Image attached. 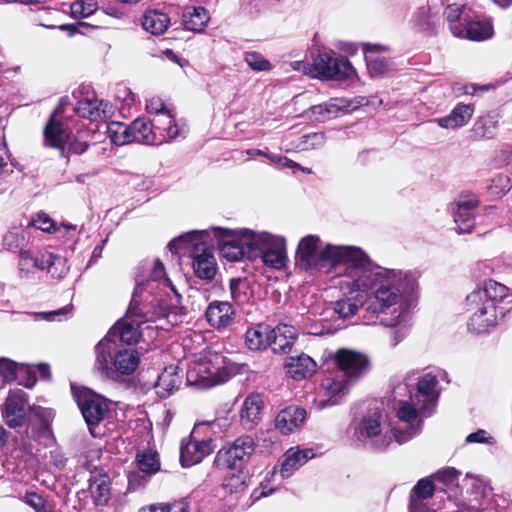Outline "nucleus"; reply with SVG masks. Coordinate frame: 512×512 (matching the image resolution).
<instances>
[{
  "label": "nucleus",
  "instance_id": "nucleus-54",
  "mask_svg": "<svg viewBox=\"0 0 512 512\" xmlns=\"http://www.w3.org/2000/svg\"><path fill=\"white\" fill-rule=\"evenodd\" d=\"M72 311V306H64L62 308L47 311V312H35L32 313L36 320H45V321H61L63 318H66Z\"/></svg>",
  "mask_w": 512,
  "mask_h": 512
},
{
  "label": "nucleus",
  "instance_id": "nucleus-40",
  "mask_svg": "<svg viewBox=\"0 0 512 512\" xmlns=\"http://www.w3.org/2000/svg\"><path fill=\"white\" fill-rule=\"evenodd\" d=\"M209 19V13L203 7H188L183 12V24L187 30L193 32H202Z\"/></svg>",
  "mask_w": 512,
  "mask_h": 512
},
{
  "label": "nucleus",
  "instance_id": "nucleus-16",
  "mask_svg": "<svg viewBox=\"0 0 512 512\" xmlns=\"http://www.w3.org/2000/svg\"><path fill=\"white\" fill-rule=\"evenodd\" d=\"M437 384L438 375L431 372L424 374L418 381L417 393L414 398L418 405L421 404L424 415H431L436 406L439 397Z\"/></svg>",
  "mask_w": 512,
  "mask_h": 512
},
{
  "label": "nucleus",
  "instance_id": "nucleus-42",
  "mask_svg": "<svg viewBox=\"0 0 512 512\" xmlns=\"http://www.w3.org/2000/svg\"><path fill=\"white\" fill-rule=\"evenodd\" d=\"M170 23L169 17L162 12L148 11L142 18L143 28L153 35L163 34Z\"/></svg>",
  "mask_w": 512,
  "mask_h": 512
},
{
  "label": "nucleus",
  "instance_id": "nucleus-12",
  "mask_svg": "<svg viewBox=\"0 0 512 512\" xmlns=\"http://www.w3.org/2000/svg\"><path fill=\"white\" fill-rule=\"evenodd\" d=\"M334 361L343 376L354 381L362 377L369 370L368 357L358 351L342 348L334 355Z\"/></svg>",
  "mask_w": 512,
  "mask_h": 512
},
{
  "label": "nucleus",
  "instance_id": "nucleus-7",
  "mask_svg": "<svg viewBox=\"0 0 512 512\" xmlns=\"http://www.w3.org/2000/svg\"><path fill=\"white\" fill-rule=\"evenodd\" d=\"M73 394L90 433L93 437H98L101 433L96 431V427L109 413L106 400L88 389H73Z\"/></svg>",
  "mask_w": 512,
  "mask_h": 512
},
{
  "label": "nucleus",
  "instance_id": "nucleus-27",
  "mask_svg": "<svg viewBox=\"0 0 512 512\" xmlns=\"http://www.w3.org/2000/svg\"><path fill=\"white\" fill-rule=\"evenodd\" d=\"M306 419V410L301 407L289 406L281 410L275 418V428L288 435L301 427Z\"/></svg>",
  "mask_w": 512,
  "mask_h": 512
},
{
  "label": "nucleus",
  "instance_id": "nucleus-59",
  "mask_svg": "<svg viewBox=\"0 0 512 512\" xmlns=\"http://www.w3.org/2000/svg\"><path fill=\"white\" fill-rule=\"evenodd\" d=\"M208 234H209V230L192 231L191 233H189V234H187L185 236H180L179 238L174 239L171 242H169L168 248L171 251L177 252L181 248V245L184 242H186V241H188V240H190L191 238H194V237L203 238L204 236H206Z\"/></svg>",
  "mask_w": 512,
  "mask_h": 512
},
{
  "label": "nucleus",
  "instance_id": "nucleus-48",
  "mask_svg": "<svg viewBox=\"0 0 512 512\" xmlns=\"http://www.w3.org/2000/svg\"><path fill=\"white\" fill-rule=\"evenodd\" d=\"M28 238L26 232L21 227H13L10 229L3 239L4 246L10 251L23 250Z\"/></svg>",
  "mask_w": 512,
  "mask_h": 512
},
{
  "label": "nucleus",
  "instance_id": "nucleus-50",
  "mask_svg": "<svg viewBox=\"0 0 512 512\" xmlns=\"http://www.w3.org/2000/svg\"><path fill=\"white\" fill-rule=\"evenodd\" d=\"M326 142V136L322 132H314L302 136L299 139L297 148L302 151L312 150L322 147Z\"/></svg>",
  "mask_w": 512,
  "mask_h": 512
},
{
  "label": "nucleus",
  "instance_id": "nucleus-13",
  "mask_svg": "<svg viewBox=\"0 0 512 512\" xmlns=\"http://www.w3.org/2000/svg\"><path fill=\"white\" fill-rule=\"evenodd\" d=\"M478 197L471 192L461 193L453 202L454 222L459 233H470L475 224Z\"/></svg>",
  "mask_w": 512,
  "mask_h": 512
},
{
  "label": "nucleus",
  "instance_id": "nucleus-33",
  "mask_svg": "<svg viewBox=\"0 0 512 512\" xmlns=\"http://www.w3.org/2000/svg\"><path fill=\"white\" fill-rule=\"evenodd\" d=\"M182 383V375L180 369L176 365H169L165 367L162 373L158 376L156 383V392L161 398L169 397L175 390H177Z\"/></svg>",
  "mask_w": 512,
  "mask_h": 512
},
{
  "label": "nucleus",
  "instance_id": "nucleus-52",
  "mask_svg": "<svg viewBox=\"0 0 512 512\" xmlns=\"http://www.w3.org/2000/svg\"><path fill=\"white\" fill-rule=\"evenodd\" d=\"M244 59L247 65L255 71H269L272 69L271 63L258 52H248Z\"/></svg>",
  "mask_w": 512,
  "mask_h": 512
},
{
  "label": "nucleus",
  "instance_id": "nucleus-57",
  "mask_svg": "<svg viewBox=\"0 0 512 512\" xmlns=\"http://www.w3.org/2000/svg\"><path fill=\"white\" fill-rule=\"evenodd\" d=\"M278 441L277 433L274 429L261 430L256 434V445L263 449L271 448Z\"/></svg>",
  "mask_w": 512,
  "mask_h": 512
},
{
  "label": "nucleus",
  "instance_id": "nucleus-14",
  "mask_svg": "<svg viewBox=\"0 0 512 512\" xmlns=\"http://www.w3.org/2000/svg\"><path fill=\"white\" fill-rule=\"evenodd\" d=\"M211 231L223 241V255L231 261H239L244 256L249 258L248 246L242 243L244 232H250V229H223L212 227Z\"/></svg>",
  "mask_w": 512,
  "mask_h": 512
},
{
  "label": "nucleus",
  "instance_id": "nucleus-56",
  "mask_svg": "<svg viewBox=\"0 0 512 512\" xmlns=\"http://www.w3.org/2000/svg\"><path fill=\"white\" fill-rule=\"evenodd\" d=\"M18 363L8 358H0V378L2 384L15 380Z\"/></svg>",
  "mask_w": 512,
  "mask_h": 512
},
{
  "label": "nucleus",
  "instance_id": "nucleus-49",
  "mask_svg": "<svg viewBox=\"0 0 512 512\" xmlns=\"http://www.w3.org/2000/svg\"><path fill=\"white\" fill-rule=\"evenodd\" d=\"M98 10L94 0H76L70 5V15L74 19L87 18Z\"/></svg>",
  "mask_w": 512,
  "mask_h": 512
},
{
  "label": "nucleus",
  "instance_id": "nucleus-8",
  "mask_svg": "<svg viewBox=\"0 0 512 512\" xmlns=\"http://www.w3.org/2000/svg\"><path fill=\"white\" fill-rule=\"evenodd\" d=\"M396 416L400 422L407 425V428L402 430L401 428L394 429L395 441L399 444L405 443L416 436L421 430L422 417H428L424 415L421 410V404H417V401H400L397 406Z\"/></svg>",
  "mask_w": 512,
  "mask_h": 512
},
{
  "label": "nucleus",
  "instance_id": "nucleus-10",
  "mask_svg": "<svg viewBox=\"0 0 512 512\" xmlns=\"http://www.w3.org/2000/svg\"><path fill=\"white\" fill-rule=\"evenodd\" d=\"M30 410L36 415L40 412L28 405V395L22 389L11 390L5 400L2 409V418L10 428H17L24 424L27 411Z\"/></svg>",
  "mask_w": 512,
  "mask_h": 512
},
{
  "label": "nucleus",
  "instance_id": "nucleus-61",
  "mask_svg": "<svg viewBox=\"0 0 512 512\" xmlns=\"http://www.w3.org/2000/svg\"><path fill=\"white\" fill-rule=\"evenodd\" d=\"M493 189L494 193H505L510 190V180L506 175L498 174L491 180V185L489 187Z\"/></svg>",
  "mask_w": 512,
  "mask_h": 512
},
{
  "label": "nucleus",
  "instance_id": "nucleus-64",
  "mask_svg": "<svg viewBox=\"0 0 512 512\" xmlns=\"http://www.w3.org/2000/svg\"><path fill=\"white\" fill-rule=\"evenodd\" d=\"M30 225L44 232H51L54 229L52 219L44 213L38 214Z\"/></svg>",
  "mask_w": 512,
  "mask_h": 512
},
{
  "label": "nucleus",
  "instance_id": "nucleus-55",
  "mask_svg": "<svg viewBox=\"0 0 512 512\" xmlns=\"http://www.w3.org/2000/svg\"><path fill=\"white\" fill-rule=\"evenodd\" d=\"M45 269L53 278H62L67 273L65 260L60 256L53 255L52 253L51 260L47 262Z\"/></svg>",
  "mask_w": 512,
  "mask_h": 512
},
{
  "label": "nucleus",
  "instance_id": "nucleus-29",
  "mask_svg": "<svg viewBox=\"0 0 512 512\" xmlns=\"http://www.w3.org/2000/svg\"><path fill=\"white\" fill-rule=\"evenodd\" d=\"M348 379L327 377L322 382L324 397L317 401L319 409L338 404L348 391Z\"/></svg>",
  "mask_w": 512,
  "mask_h": 512
},
{
  "label": "nucleus",
  "instance_id": "nucleus-44",
  "mask_svg": "<svg viewBox=\"0 0 512 512\" xmlns=\"http://www.w3.org/2000/svg\"><path fill=\"white\" fill-rule=\"evenodd\" d=\"M499 116L496 113H489L480 117L473 125L474 135L478 138H493L498 129Z\"/></svg>",
  "mask_w": 512,
  "mask_h": 512
},
{
  "label": "nucleus",
  "instance_id": "nucleus-41",
  "mask_svg": "<svg viewBox=\"0 0 512 512\" xmlns=\"http://www.w3.org/2000/svg\"><path fill=\"white\" fill-rule=\"evenodd\" d=\"M142 124L132 122L130 125L112 122L108 125L107 132L111 141L116 145H125L134 142L132 130H137Z\"/></svg>",
  "mask_w": 512,
  "mask_h": 512
},
{
  "label": "nucleus",
  "instance_id": "nucleus-22",
  "mask_svg": "<svg viewBox=\"0 0 512 512\" xmlns=\"http://www.w3.org/2000/svg\"><path fill=\"white\" fill-rule=\"evenodd\" d=\"M50 260V252L31 249L20 250L18 269L21 277H29L37 270H44Z\"/></svg>",
  "mask_w": 512,
  "mask_h": 512
},
{
  "label": "nucleus",
  "instance_id": "nucleus-35",
  "mask_svg": "<svg viewBox=\"0 0 512 512\" xmlns=\"http://www.w3.org/2000/svg\"><path fill=\"white\" fill-rule=\"evenodd\" d=\"M90 493L94 503L104 506L108 503L111 495L110 478L100 470L91 472Z\"/></svg>",
  "mask_w": 512,
  "mask_h": 512
},
{
  "label": "nucleus",
  "instance_id": "nucleus-2",
  "mask_svg": "<svg viewBox=\"0 0 512 512\" xmlns=\"http://www.w3.org/2000/svg\"><path fill=\"white\" fill-rule=\"evenodd\" d=\"M230 372L223 365V357L216 352L205 351L190 362L186 383L198 389H209L228 381Z\"/></svg>",
  "mask_w": 512,
  "mask_h": 512
},
{
  "label": "nucleus",
  "instance_id": "nucleus-25",
  "mask_svg": "<svg viewBox=\"0 0 512 512\" xmlns=\"http://www.w3.org/2000/svg\"><path fill=\"white\" fill-rule=\"evenodd\" d=\"M264 402L257 393L248 395L242 404L240 411V422L246 430L255 428L262 418Z\"/></svg>",
  "mask_w": 512,
  "mask_h": 512
},
{
  "label": "nucleus",
  "instance_id": "nucleus-43",
  "mask_svg": "<svg viewBox=\"0 0 512 512\" xmlns=\"http://www.w3.org/2000/svg\"><path fill=\"white\" fill-rule=\"evenodd\" d=\"M461 472L453 467H446L439 470L435 475L434 479L441 483L447 492L453 496L459 495L461 487L459 485V478Z\"/></svg>",
  "mask_w": 512,
  "mask_h": 512
},
{
  "label": "nucleus",
  "instance_id": "nucleus-28",
  "mask_svg": "<svg viewBox=\"0 0 512 512\" xmlns=\"http://www.w3.org/2000/svg\"><path fill=\"white\" fill-rule=\"evenodd\" d=\"M434 484L428 479H421L414 486L410 496V512H436L429 507V499L433 496Z\"/></svg>",
  "mask_w": 512,
  "mask_h": 512
},
{
  "label": "nucleus",
  "instance_id": "nucleus-31",
  "mask_svg": "<svg viewBox=\"0 0 512 512\" xmlns=\"http://www.w3.org/2000/svg\"><path fill=\"white\" fill-rule=\"evenodd\" d=\"M506 287L493 280L486 281L483 286L473 290L466 298L468 303L492 302L496 306L497 301L506 296Z\"/></svg>",
  "mask_w": 512,
  "mask_h": 512
},
{
  "label": "nucleus",
  "instance_id": "nucleus-39",
  "mask_svg": "<svg viewBox=\"0 0 512 512\" xmlns=\"http://www.w3.org/2000/svg\"><path fill=\"white\" fill-rule=\"evenodd\" d=\"M271 329L267 325L259 324L249 328L245 334V343L250 350L258 351L271 344Z\"/></svg>",
  "mask_w": 512,
  "mask_h": 512
},
{
  "label": "nucleus",
  "instance_id": "nucleus-18",
  "mask_svg": "<svg viewBox=\"0 0 512 512\" xmlns=\"http://www.w3.org/2000/svg\"><path fill=\"white\" fill-rule=\"evenodd\" d=\"M356 108L345 98H333L328 102L314 105L306 111V116L316 122H326L338 116L340 112H349Z\"/></svg>",
  "mask_w": 512,
  "mask_h": 512
},
{
  "label": "nucleus",
  "instance_id": "nucleus-63",
  "mask_svg": "<svg viewBox=\"0 0 512 512\" xmlns=\"http://www.w3.org/2000/svg\"><path fill=\"white\" fill-rule=\"evenodd\" d=\"M465 442L468 444H475V443L492 444L494 442V438L492 436H490L486 430L479 429L478 431L467 435Z\"/></svg>",
  "mask_w": 512,
  "mask_h": 512
},
{
  "label": "nucleus",
  "instance_id": "nucleus-3",
  "mask_svg": "<svg viewBox=\"0 0 512 512\" xmlns=\"http://www.w3.org/2000/svg\"><path fill=\"white\" fill-rule=\"evenodd\" d=\"M242 243L248 246L250 259H261L263 264L274 269H281L287 260L286 241L283 237L266 231L244 232Z\"/></svg>",
  "mask_w": 512,
  "mask_h": 512
},
{
  "label": "nucleus",
  "instance_id": "nucleus-21",
  "mask_svg": "<svg viewBox=\"0 0 512 512\" xmlns=\"http://www.w3.org/2000/svg\"><path fill=\"white\" fill-rule=\"evenodd\" d=\"M215 445L211 438L203 440H191L181 446L180 460L183 466H192L201 462L212 453Z\"/></svg>",
  "mask_w": 512,
  "mask_h": 512
},
{
  "label": "nucleus",
  "instance_id": "nucleus-1",
  "mask_svg": "<svg viewBox=\"0 0 512 512\" xmlns=\"http://www.w3.org/2000/svg\"><path fill=\"white\" fill-rule=\"evenodd\" d=\"M295 260L305 271L335 272V285L343 293L370 290L367 311L380 316L383 325L407 321L418 286L411 271L379 267L357 246L326 243L312 234L299 241Z\"/></svg>",
  "mask_w": 512,
  "mask_h": 512
},
{
  "label": "nucleus",
  "instance_id": "nucleus-45",
  "mask_svg": "<svg viewBox=\"0 0 512 512\" xmlns=\"http://www.w3.org/2000/svg\"><path fill=\"white\" fill-rule=\"evenodd\" d=\"M92 137L90 130H78L75 135L70 133V139L66 143L67 159L70 154H83L89 148V142Z\"/></svg>",
  "mask_w": 512,
  "mask_h": 512
},
{
  "label": "nucleus",
  "instance_id": "nucleus-38",
  "mask_svg": "<svg viewBox=\"0 0 512 512\" xmlns=\"http://www.w3.org/2000/svg\"><path fill=\"white\" fill-rule=\"evenodd\" d=\"M192 266L195 275L203 280H212L217 271L216 259L213 253L207 249L194 256Z\"/></svg>",
  "mask_w": 512,
  "mask_h": 512
},
{
  "label": "nucleus",
  "instance_id": "nucleus-26",
  "mask_svg": "<svg viewBox=\"0 0 512 512\" xmlns=\"http://www.w3.org/2000/svg\"><path fill=\"white\" fill-rule=\"evenodd\" d=\"M473 114L474 105L458 103L448 115L436 118L434 122L443 129L456 130L467 125Z\"/></svg>",
  "mask_w": 512,
  "mask_h": 512
},
{
  "label": "nucleus",
  "instance_id": "nucleus-47",
  "mask_svg": "<svg viewBox=\"0 0 512 512\" xmlns=\"http://www.w3.org/2000/svg\"><path fill=\"white\" fill-rule=\"evenodd\" d=\"M133 122H139V124H142V126L138 127L137 130H132L134 142H139L148 145L161 144V141L164 138L159 137L158 139H156L155 134H153L151 122L146 121L145 119H136Z\"/></svg>",
  "mask_w": 512,
  "mask_h": 512
},
{
  "label": "nucleus",
  "instance_id": "nucleus-20",
  "mask_svg": "<svg viewBox=\"0 0 512 512\" xmlns=\"http://www.w3.org/2000/svg\"><path fill=\"white\" fill-rule=\"evenodd\" d=\"M389 50L387 46L366 43L363 46L367 69L372 78H380L390 71L388 60L381 56Z\"/></svg>",
  "mask_w": 512,
  "mask_h": 512
},
{
  "label": "nucleus",
  "instance_id": "nucleus-15",
  "mask_svg": "<svg viewBox=\"0 0 512 512\" xmlns=\"http://www.w3.org/2000/svg\"><path fill=\"white\" fill-rule=\"evenodd\" d=\"M466 303L468 310L472 312L467 324L470 332L482 334L496 326L498 314L492 302Z\"/></svg>",
  "mask_w": 512,
  "mask_h": 512
},
{
  "label": "nucleus",
  "instance_id": "nucleus-24",
  "mask_svg": "<svg viewBox=\"0 0 512 512\" xmlns=\"http://www.w3.org/2000/svg\"><path fill=\"white\" fill-rule=\"evenodd\" d=\"M76 113L83 117L96 121L98 119H107L113 115V105L107 101L99 99L85 98L78 101L75 107Z\"/></svg>",
  "mask_w": 512,
  "mask_h": 512
},
{
  "label": "nucleus",
  "instance_id": "nucleus-36",
  "mask_svg": "<svg viewBox=\"0 0 512 512\" xmlns=\"http://www.w3.org/2000/svg\"><path fill=\"white\" fill-rule=\"evenodd\" d=\"M151 125L156 139L159 137L164 138L161 144L175 139L180 134L179 128L170 111L162 112L158 114V116H154Z\"/></svg>",
  "mask_w": 512,
  "mask_h": 512
},
{
  "label": "nucleus",
  "instance_id": "nucleus-37",
  "mask_svg": "<svg viewBox=\"0 0 512 512\" xmlns=\"http://www.w3.org/2000/svg\"><path fill=\"white\" fill-rule=\"evenodd\" d=\"M314 454L310 449L299 450L290 448L284 455L281 464L280 475L282 478H289L297 469L303 466Z\"/></svg>",
  "mask_w": 512,
  "mask_h": 512
},
{
  "label": "nucleus",
  "instance_id": "nucleus-51",
  "mask_svg": "<svg viewBox=\"0 0 512 512\" xmlns=\"http://www.w3.org/2000/svg\"><path fill=\"white\" fill-rule=\"evenodd\" d=\"M138 467L146 473H155L159 470L160 464L157 453L146 451L137 457Z\"/></svg>",
  "mask_w": 512,
  "mask_h": 512
},
{
  "label": "nucleus",
  "instance_id": "nucleus-4",
  "mask_svg": "<svg viewBox=\"0 0 512 512\" xmlns=\"http://www.w3.org/2000/svg\"><path fill=\"white\" fill-rule=\"evenodd\" d=\"M138 352L131 348H120L118 343L104 337L96 346V367L107 376L115 373L132 374L139 366Z\"/></svg>",
  "mask_w": 512,
  "mask_h": 512
},
{
  "label": "nucleus",
  "instance_id": "nucleus-62",
  "mask_svg": "<svg viewBox=\"0 0 512 512\" xmlns=\"http://www.w3.org/2000/svg\"><path fill=\"white\" fill-rule=\"evenodd\" d=\"M245 485L244 477L240 474H233L226 477L223 486L230 493H234L242 489Z\"/></svg>",
  "mask_w": 512,
  "mask_h": 512
},
{
  "label": "nucleus",
  "instance_id": "nucleus-53",
  "mask_svg": "<svg viewBox=\"0 0 512 512\" xmlns=\"http://www.w3.org/2000/svg\"><path fill=\"white\" fill-rule=\"evenodd\" d=\"M359 309V305L350 298L338 300L334 305V311L342 318L354 316Z\"/></svg>",
  "mask_w": 512,
  "mask_h": 512
},
{
  "label": "nucleus",
  "instance_id": "nucleus-30",
  "mask_svg": "<svg viewBox=\"0 0 512 512\" xmlns=\"http://www.w3.org/2000/svg\"><path fill=\"white\" fill-rule=\"evenodd\" d=\"M139 285H141V290L138 293V298L142 296L143 292L147 291L153 293L154 290L158 288H169L172 292L177 294L170 279L166 275L163 263L159 259L154 261L149 279L145 283L137 281L135 289H137ZM135 291L136 290H134V292Z\"/></svg>",
  "mask_w": 512,
  "mask_h": 512
},
{
  "label": "nucleus",
  "instance_id": "nucleus-17",
  "mask_svg": "<svg viewBox=\"0 0 512 512\" xmlns=\"http://www.w3.org/2000/svg\"><path fill=\"white\" fill-rule=\"evenodd\" d=\"M69 127L51 115L44 127V145L59 150L62 157H67L66 143L70 139Z\"/></svg>",
  "mask_w": 512,
  "mask_h": 512
},
{
  "label": "nucleus",
  "instance_id": "nucleus-60",
  "mask_svg": "<svg viewBox=\"0 0 512 512\" xmlns=\"http://www.w3.org/2000/svg\"><path fill=\"white\" fill-rule=\"evenodd\" d=\"M463 7L464 5L462 3H453L447 6L445 10V16L450 24V28L452 25H460L458 20L462 14Z\"/></svg>",
  "mask_w": 512,
  "mask_h": 512
},
{
  "label": "nucleus",
  "instance_id": "nucleus-34",
  "mask_svg": "<svg viewBox=\"0 0 512 512\" xmlns=\"http://www.w3.org/2000/svg\"><path fill=\"white\" fill-rule=\"evenodd\" d=\"M271 344L274 353H287L292 348L297 331L293 326L282 324L271 329Z\"/></svg>",
  "mask_w": 512,
  "mask_h": 512
},
{
  "label": "nucleus",
  "instance_id": "nucleus-19",
  "mask_svg": "<svg viewBox=\"0 0 512 512\" xmlns=\"http://www.w3.org/2000/svg\"><path fill=\"white\" fill-rule=\"evenodd\" d=\"M451 32L457 37L484 41L493 36L494 29L490 19H477L467 22L464 26L452 25Z\"/></svg>",
  "mask_w": 512,
  "mask_h": 512
},
{
  "label": "nucleus",
  "instance_id": "nucleus-9",
  "mask_svg": "<svg viewBox=\"0 0 512 512\" xmlns=\"http://www.w3.org/2000/svg\"><path fill=\"white\" fill-rule=\"evenodd\" d=\"M313 75L326 79H353L356 76V70L343 56L334 57L330 53L324 52L316 56L313 62Z\"/></svg>",
  "mask_w": 512,
  "mask_h": 512
},
{
  "label": "nucleus",
  "instance_id": "nucleus-11",
  "mask_svg": "<svg viewBox=\"0 0 512 512\" xmlns=\"http://www.w3.org/2000/svg\"><path fill=\"white\" fill-rule=\"evenodd\" d=\"M256 442L250 435L238 437L227 449L218 451L216 461L219 466L234 469L241 466L252 456L255 451Z\"/></svg>",
  "mask_w": 512,
  "mask_h": 512
},
{
  "label": "nucleus",
  "instance_id": "nucleus-5",
  "mask_svg": "<svg viewBox=\"0 0 512 512\" xmlns=\"http://www.w3.org/2000/svg\"><path fill=\"white\" fill-rule=\"evenodd\" d=\"M140 290L141 285L133 293L125 317L118 321L106 334L105 337H109V342L117 343V340H119L124 344H134L140 338V325L153 320V317L148 315V311L139 308L138 293Z\"/></svg>",
  "mask_w": 512,
  "mask_h": 512
},
{
  "label": "nucleus",
  "instance_id": "nucleus-32",
  "mask_svg": "<svg viewBox=\"0 0 512 512\" xmlns=\"http://www.w3.org/2000/svg\"><path fill=\"white\" fill-rule=\"evenodd\" d=\"M316 367V362L306 354L288 357L285 362L286 373L296 380L313 375Z\"/></svg>",
  "mask_w": 512,
  "mask_h": 512
},
{
  "label": "nucleus",
  "instance_id": "nucleus-6",
  "mask_svg": "<svg viewBox=\"0 0 512 512\" xmlns=\"http://www.w3.org/2000/svg\"><path fill=\"white\" fill-rule=\"evenodd\" d=\"M357 441L373 449L383 451L395 440L394 429L390 428L379 412L367 414L354 427Z\"/></svg>",
  "mask_w": 512,
  "mask_h": 512
},
{
  "label": "nucleus",
  "instance_id": "nucleus-23",
  "mask_svg": "<svg viewBox=\"0 0 512 512\" xmlns=\"http://www.w3.org/2000/svg\"><path fill=\"white\" fill-rule=\"evenodd\" d=\"M205 316L212 327L224 329L234 323L235 310L227 301H213L208 305Z\"/></svg>",
  "mask_w": 512,
  "mask_h": 512
},
{
  "label": "nucleus",
  "instance_id": "nucleus-46",
  "mask_svg": "<svg viewBox=\"0 0 512 512\" xmlns=\"http://www.w3.org/2000/svg\"><path fill=\"white\" fill-rule=\"evenodd\" d=\"M229 290L236 304H245L252 296L249 281L245 278H232L229 282Z\"/></svg>",
  "mask_w": 512,
  "mask_h": 512
},
{
  "label": "nucleus",
  "instance_id": "nucleus-58",
  "mask_svg": "<svg viewBox=\"0 0 512 512\" xmlns=\"http://www.w3.org/2000/svg\"><path fill=\"white\" fill-rule=\"evenodd\" d=\"M156 512H189V503L185 499L167 504H154Z\"/></svg>",
  "mask_w": 512,
  "mask_h": 512
}]
</instances>
